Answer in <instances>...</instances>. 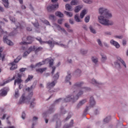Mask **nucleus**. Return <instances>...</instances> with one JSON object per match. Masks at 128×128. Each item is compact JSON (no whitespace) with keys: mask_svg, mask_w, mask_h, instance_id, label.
<instances>
[{"mask_svg":"<svg viewBox=\"0 0 128 128\" xmlns=\"http://www.w3.org/2000/svg\"><path fill=\"white\" fill-rule=\"evenodd\" d=\"M74 20L77 22H82V20H80V18H78V14L75 15Z\"/></svg>","mask_w":128,"mask_h":128,"instance_id":"a18cd8bd","label":"nucleus"},{"mask_svg":"<svg viewBox=\"0 0 128 128\" xmlns=\"http://www.w3.org/2000/svg\"><path fill=\"white\" fill-rule=\"evenodd\" d=\"M110 120V116H108L104 119V122L105 124H108Z\"/></svg>","mask_w":128,"mask_h":128,"instance_id":"79ce46f5","label":"nucleus"},{"mask_svg":"<svg viewBox=\"0 0 128 128\" xmlns=\"http://www.w3.org/2000/svg\"><path fill=\"white\" fill-rule=\"evenodd\" d=\"M46 64V61H42V62H40L38 63H37L36 64V66H38V68H40V66H42V64Z\"/></svg>","mask_w":128,"mask_h":128,"instance_id":"ea45409f","label":"nucleus"},{"mask_svg":"<svg viewBox=\"0 0 128 128\" xmlns=\"http://www.w3.org/2000/svg\"><path fill=\"white\" fill-rule=\"evenodd\" d=\"M10 90L8 88H4L0 90V96H6L8 94V92Z\"/></svg>","mask_w":128,"mask_h":128,"instance_id":"9d476101","label":"nucleus"},{"mask_svg":"<svg viewBox=\"0 0 128 128\" xmlns=\"http://www.w3.org/2000/svg\"><path fill=\"white\" fill-rule=\"evenodd\" d=\"M36 40L39 42L40 44H47L50 46V44H52V40H49L48 41H42L40 37H38L36 38Z\"/></svg>","mask_w":128,"mask_h":128,"instance_id":"9b49d317","label":"nucleus"},{"mask_svg":"<svg viewBox=\"0 0 128 128\" xmlns=\"http://www.w3.org/2000/svg\"><path fill=\"white\" fill-rule=\"evenodd\" d=\"M120 62H121L122 64L124 66V68H126V62L122 58L120 57H118L117 58V60L114 62V68H116L117 70H120L122 68V66H120Z\"/></svg>","mask_w":128,"mask_h":128,"instance_id":"7ed1b4c3","label":"nucleus"},{"mask_svg":"<svg viewBox=\"0 0 128 128\" xmlns=\"http://www.w3.org/2000/svg\"><path fill=\"white\" fill-rule=\"evenodd\" d=\"M76 74H77V76H78L79 74H82V70L80 69H77L75 71Z\"/></svg>","mask_w":128,"mask_h":128,"instance_id":"3c124183","label":"nucleus"},{"mask_svg":"<svg viewBox=\"0 0 128 128\" xmlns=\"http://www.w3.org/2000/svg\"><path fill=\"white\" fill-rule=\"evenodd\" d=\"M97 42L98 43L100 46L102 47V42L100 39H98Z\"/></svg>","mask_w":128,"mask_h":128,"instance_id":"13d9d810","label":"nucleus"},{"mask_svg":"<svg viewBox=\"0 0 128 128\" xmlns=\"http://www.w3.org/2000/svg\"><path fill=\"white\" fill-rule=\"evenodd\" d=\"M64 14H65L67 15L68 16H70V18H72V13L70 12L64 11Z\"/></svg>","mask_w":128,"mask_h":128,"instance_id":"de8ad7c7","label":"nucleus"},{"mask_svg":"<svg viewBox=\"0 0 128 128\" xmlns=\"http://www.w3.org/2000/svg\"><path fill=\"white\" fill-rule=\"evenodd\" d=\"M98 12L100 16H98V22L100 24L105 26H114V22L110 20L108 18H112V15L110 10L104 8H100L98 9Z\"/></svg>","mask_w":128,"mask_h":128,"instance_id":"f257e3e1","label":"nucleus"},{"mask_svg":"<svg viewBox=\"0 0 128 128\" xmlns=\"http://www.w3.org/2000/svg\"><path fill=\"white\" fill-rule=\"evenodd\" d=\"M110 44H112V46H116V48H120V44H118V42H116V41L114 40H112L110 41Z\"/></svg>","mask_w":128,"mask_h":128,"instance_id":"aec40b11","label":"nucleus"},{"mask_svg":"<svg viewBox=\"0 0 128 128\" xmlns=\"http://www.w3.org/2000/svg\"><path fill=\"white\" fill-rule=\"evenodd\" d=\"M4 5L5 8H8V0H2Z\"/></svg>","mask_w":128,"mask_h":128,"instance_id":"e433bc0d","label":"nucleus"},{"mask_svg":"<svg viewBox=\"0 0 128 128\" xmlns=\"http://www.w3.org/2000/svg\"><path fill=\"white\" fill-rule=\"evenodd\" d=\"M8 66H12L10 68V70H16V68H18V65L16 64L14 62L9 63Z\"/></svg>","mask_w":128,"mask_h":128,"instance_id":"412c9836","label":"nucleus"},{"mask_svg":"<svg viewBox=\"0 0 128 128\" xmlns=\"http://www.w3.org/2000/svg\"><path fill=\"white\" fill-rule=\"evenodd\" d=\"M89 29L90 30V32H92V34H96V30L92 28V26H90L89 27Z\"/></svg>","mask_w":128,"mask_h":128,"instance_id":"a19ab883","label":"nucleus"},{"mask_svg":"<svg viewBox=\"0 0 128 128\" xmlns=\"http://www.w3.org/2000/svg\"><path fill=\"white\" fill-rule=\"evenodd\" d=\"M47 10L48 12H52V10H56L58 8V4H54L47 6Z\"/></svg>","mask_w":128,"mask_h":128,"instance_id":"39448f33","label":"nucleus"},{"mask_svg":"<svg viewBox=\"0 0 128 128\" xmlns=\"http://www.w3.org/2000/svg\"><path fill=\"white\" fill-rule=\"evenodd\" d=\"M94 106H96V101L94 98L93 96H91L90 100V108H93Z\"/></svg>","mask_w":128,"mask_h":128,"instance_id":"6ab92c4d","label":"nucleus"},{"mask_svg":"<svg viewBox=\"0 0 128 128\" xmlns=\"http://www.w3.org/2000/svg\"><path fill=\"white\" fill-rule=\"evenodd\" d=\"M20 96V92H18V89H16L15 90V94H14V97L16 98H18Z\"/></svg>","mask_w":128,"mask_h":128,"instance_id":"37998d69","label":"nucleus"},{"mask_svg":"<svg viewBox=\"0 0 128 128\" xmlns=\"http://www.w3.org/2000/svg\"><path fill=\"white\" fill-rule=\"evenodd\" d=\"M54 44H56V46H62L64 48H68V45H64V44H60L58 42H56L55 41H52V40H51V44H50V48H52L54 46Z\"/></svg>","mask_w":128,"mask_h":128,"instance_id":"0eeeda50","label":"nucleus"},{"mask_svg":"<svg viewBox=\"0 0 128 128\" xmlns=\"http://www.w3.org/2000/svg\"><path fill=\"white\" fill-rule=\"evenodd\" d=\"M60 110H61V113L62 114H66V110H64V108L62 106H61Z\"/></svg>","mask_w":128,"mask_h":128,"instance_id":"864d4df0","label":"nucleus"},{"mask_svg":"<svg viewBox=\"0 0 128 128\" xmlns=\"http://www.w3.org/2000/svg\"><path fill=\"white\" fill-rule=\"evenodd\" d=\"M62 100V98H59L58 100H56L54 102V104L52 106H54V104H58V102H60V101Z\"/></svg>","mask_w":128,"mask_h":128,"instance_id":"603ef678","label":"nucleus"},{"mask_svg":"<svg viewBox=\"0 0 128 128\" xmlns=\"http://www.w3.org/2000/svg\"><path fill=\"white\" fill-rule=\"evenodd\" d=\"M16 77L15 76H14L12 79H9L8 80H6V81H4L2 83L0 82V86H6V84H8V82H12V80H16Z\"/></svg>","mask_w":128,"mask_h":128,"instance_id":"2eb2a0df","label":"nucleus"},{"mask_svg":"<svg viewBox=\"0 0 128 128\" xmlns=\"http://www.w3.org/2000/svg\"><path fill=\"white\" fill-rule=\"evenodd\" d=\"M91 60L94 64H98V58L96 56H92Z\"/></svg>","mask_w":128,"mask_h":128,"instance_id":"b1692460","label":"nucleus"},{"mask_svg":"<svg viewBox=\"0 0 128 128\" xmlns=\"http://www.w3.org/2000/svg\"><path fill=\"white\" fill-rule=\"evenodd\" d=\"M55 18H56V16H54V15L50 14L49 16V18H50V20H54Z\"/></svg>","mask_w":128,"mask_h":128,"instance_id":"052dcab7","label":"nucleus"},{"mask_svg":"<svg viewBox=\"0 0 128 128\" xmlns=\"http://www.w3.org/2000/svg\"><path fill=\"white\" fill-rule=\"evenodd\" d=\"M91 82L93 84H95V86H100V84H102L97 82L96 80L94 79H92Z\"/></svg>","mask_w":128,"mask_h":128,"instance_id":"c9c22d12","label":"nucleus"},{"mask_svg":"<svg viewBox=\"0 0 128 128\" xmlns=\"http://www.w3.org/2000/svg\"><path fill=\"white\" fill-rule=\"evenodd\" d=\"M58 72L54 76H53V82H56L58 80V78H60V74H58Z\"/></svg>","mask_w":128,"mask_h":128,"instance_id":"7c9ffc66","label":"nucleus"},{"mask_svg":"<svg viewBox=\"0 0 128 128\" xmlns=\"http://www.w3.org/2000/svg\"><path fill=\"white\" fill-rule=\"evenodd\" d=\"M64 102H76V100H74V96L72 97V96L68 95L64 99Z\"/></svg>","mask_w":128,"mask_h":128,"instance_id":"1a4fd4ad","label":"nucleus"},{"mask_svg":"<svg viewBox=\"0 0 128 128\" xmlns=\"http://www.w3.org/2000/svg\"><path fill=\"white\" fill-rule=\"evenodd\" d=\"M34 40V38L28 36L26 38V41L20 42V44H30Z\"/></svg>","mask_w":128,"mask_h":128,"instance_id":"6e6552de","label":"nucleus"},{"mask_svg":"<svg viewBox=\"0 0 128 128\" xmlns=\"http://www.w3.org/2000/svg\"><path fill=\"white\" fill-rule=\"evenodd\" d=\"M82 7L80 6H78L75 7V10H74V12H78L80 10H82Z\"/></svg>","mask_w":128,"mask_h":128,"instance_id":"473e14b6","label":"nucleus"},{"mask_svg":"<svg viewBox=\"0 0 128 128\" xmlns=\"http://www.w3.org/2000/svg\"><path fill=\"white\" fill-rule=\"evenodd\" d=\"M82 84H84V82H77L74 84L72 88V90H74L73 96H74V94H76V90H78V88H80V86H82Z\"/></svg>","mask_w":128,"mask_h":128,"instance_id":"20e7f679","label":"nucleus"},{"mask_svg":"<svg viewBox=\"0 0 128 128\" xmlns=\"http://www.w3.org/2000/svg\"><path fill=\"white\" fill-rule=\"evenodd\" d=\"M46 68H36V71L37 72H40L41 74H42L44 72H46Z\"/></svg>","mask_w":128,"mask_h":128,"instance_id":"393cba45","label":"nucleus"},{"mask_svg":"<svg viewBox=\"0 0 128 128\" xmlns=\"http://www.w3.org/2000/svg\"><path fill=\"white\" fill-rule=\"evenodd\" d=\"M22 73L17 74V76H16V79L14 80V84L16 86L17 84H20L22 82L23 80H22Z\"/></svg>","mask_w":128,"mask_h":128,"instance_id":"423d86ee","label":"nucleus"},{"mask_svg":"<svg viewBox=\"0 0 128 128\" xmlns=\"http://www.w3.org/2000/svg\"><path fill=\"white\" fill-rule=\"evenodd\" d=\"M28 52L30 54V52H35L36 50V46H30L28 50Z\"/></svg>","mask_w":128,"mask_h":128,"instance_id":"72a5a7b5","label":"nucleus"},{"mask_svg":"<svg viewBox=\"0 0 128 128\" xmlns=\"http://www.w3.org/2000/svg\"><path fill=\"white\" fill-rule=\"evenodd\" d=\"M34 78V76L28 75V78L25 80V83L26 84L32 80Z\"/></svg>","mask_w":128,"mask_h":128,"instance_id":"bb28decb","label":"nucleus"},{"mask_svg":"<svg viewBox=\"0 0 128 128\" xmlns=\"http://www.w3.org/2000/svg\"><path fill=\"white\" fill-rule=\"evenodd\" d=\"M9 18L12 22H16V18L12 16H9Z\"/></svg>","mask_w":128,"mask_h":128,"instance_id":"6e6d98bb","label":"nucleus"},{"mask_svg":"<svg viewBox=\"0 0 128 128\" xmlns=\"http://www.w3.org/2000/svg\"><path fill=\"white\" fill-rule=\"evenodd\" d=\"M54 26L57 28L58 30H62L63 32L65 34H66V36H68V32H66V30H64V28H62L60 26L56 23L54 24Z\"/></svg>","mask_w":128,"mask_h":128,"instance_id":"dca6fc26","label":"nucleus"},{"mask_svg":"<svg viewBox=\"0 0 128 128\" xmlns=\"http://www.w3.org/2000/svg\"><path fill=\"white\" fill-rule=\"evenodd\" d=\"M66 10H68V12H72V6H70V4H66Z\"/></svg>","mask_w":128,"mask_h":128,"instance_id":"58836bf2","label":"nucleus"},{"mask_svg":"<svg viewBox=\"0 0 128 128\" xmlns=\"http://www.w3.org/2000/svg\"><path fill=\"white\" fill-rule=\"evenodd\" d=\"M58 120H60L58 118V114L54 115L52 119V122H56V124H58Z\"/></svg>","mask_w":128,"mask_h":128,"instance_id":"f704fd0d","label":"nucleus"},{"mask_svg":"<svg viewBox=\"0 0 128 128\" xmlns=\"http://www.w3.org/2000/svg\"><path fill=\"white\" fill-rule=\"evenodd\" d=\"M84 2L85 4H92V2L91 0H82Z\"/></svg>","mask_w":128,"mask_h":128,"instance_id":"bf43d9fd","label":"nucleus"},{"mask_svg":"<svg viewBox=\"0 0 128 128\" xmlns=\"http://www.w3.org/2000/svg\"><path fill=\"white\" fill-rule=\"evenodd\" d=\"M54 112V106L50 107L48 110L43 114L44 118V116H46L47 114H52Z\"/></svg>","mask_w":128,"mask_h":128,"instance_id":"4468645a","label":"nucleus"},{"mask_svg":"<svg viewBox=\"0 0 128 128\" xmlns=\"http://www.w3.org/2000/svg\"><path fill=\"white\" fill-rule=\"evenodd\" d=\"M42 22H44V24H46L47 26H50V22H48V20H44V21H42Z\"/></svg>","mask_w":128,"mask_h":128,"instance_id":"0e129e2a","label":"nucleus"},{"mask_svg":"<svg viewBox=\"0 0 128 128\" xmlns=\"http://www.w3.org/2000/svg\"><path fill=\"white\" fill-rule=\"evenodd\" d=\"M3 42L4 44H6L8 46H12V44H14V43H12L10 40H8V37L6 36H4Z\"/></svg>","mask_w":128,"mask_h":128,"instance_id":"f8f14e48","label":"nucleus"},{"mask_svg":"<svg viewBox=\"0 0 128 128\" xmlns=\"http://www.w3.org/2000/svg\"><path fill=\"white\" fill-rule=\"evenodd\" d=\"M30 54V53L28 52V50L24 52V53L23 54V58H26V56H28Z\"/></svg>","mask_w":128,"mask_h":128,"instance_id":"5fc2aeb1","label":"nucleus"},{"mask_svg":"<svg viewBox=\"0 0 128 128\" xmlns=\"http://www.w3.org/2000/svg\"><path fill=\"white\" fill-rule=\"evenodd\" d=\"M82 105L80 104V102H79V103L77 104V106H76V108L77 109V110H79V108H82Z\"/></svg>","mask_w":128,"mask_h":128,"instance_id":"e2e57ef3","label":"nucleus"},{"mask_svg":"<svg viewBox=\"0 0 128 128\" xmlns=\"http://www.w3.org/2000/svg\"><path fill=\"white\" fill-rule=\"evenodd\" d=\"M34 88V86L32 85L30 88L28 87L26 88V90H28V92H30V94L26 98L24 96L23 94L18 102V104H22V102H24L26 100H30V98L32 96H34V92H32V90Z\"/></svg>","mask_w":128,"mask_h":128,"instance_id":"f03ea898","label":"nucleus"},{"mask_svg":"<svg viewBox=\"0 0 128 128\" xmlns=\"http://www.w3.org/2000/svg\"><path fill=\"white\" fill-rule=\"evenodd\" d=\"M78 2V0H72L70 2V4L71 6H76Z\"/></svg>","mask_w":128,"mask_h":128,"instance_id":"c03bdc74","label":"nucleus"},{"mask_svg":"<svg viewBox=\"0 0 128 128\" xmlns=\"http://www.w3.org/2000/svg\"><path fill=\"white\" fill-rule=\"evenodd\" d=\"M56 84V81H52L51 82H48L46 84V88H48V90H52L54 86Z\"/></svg>","mask_w":128,"mask_h":128,"instance_id":"ddd939ff","label":"nucleus"},{"mask_svg":"<svg viewBox=\"0 0 128 128\" xmlns=\"http://www.w3.org/2000/svg\"><path fill=\"white\" fill-rule=\"evenodd\" d=\"M55 14L56 16H58V18H64V14L60 12H56Z\"/></svg>","mask_w":128,"mask_h":128,"instance_id":"2f4dec72","label":"nucleus"},{"mask_svg":"<svg viewBox=\"0 0 128 128\" xmlns=\"http://www.w3.org/2000/svg\"><path fill=\"white\" fill-rule=\"evenodd\" d=\"M74 126V120H71L70 124H65L63 128H70Z\"/></svg>","mask_w":128,"mask_h":128,"instance_id":"4be33fe9","label":"nucleus"},{"mask_svg":"<svg viewBox=\"0 0 128 128\" xmlns=\"http://www.w3.org/2000/svg\"><path fill=\"white\" fill-rule=\"evenodd\" d=\"M32 24L36 28H40V24H38V20H36L35 22H32Z\"/></svg>","mask_w":128,"mask_h":128,"instance_id":"cd10ccee","label":"nucleus"},{"mask_svg":"<svg viewBox=\"0 0 128 128\" xmlns=\"http://www.w3.org/2000/svg\"><path fill=\"white\" fill-rule=\"evenodd\" d=\"M2 48H0V60L2 58V62L4 60V58H6V55L3 54L2 57Z\"/></svg>","mask_w":128,"mask_h":128,"instance_id":"c756f323","label":"nucleus"},{"mask_svg":"<svg viewBox=\"0 0 128 128\" xmlns=\"http://www.w3.org/2000/svg\"><path fill=\"white\" fill-rule=\"evenodd\" d=\"M90 16H86L84 18V22H90Z\"/></svg>","mask_w":128,"mask_h":128,"instance_id":"680f3d73","label":"nucleus"},{"mask_svg":"<svg viewBox=\"0 0 128 128\" xmlns=\"http://www.w3.org/2000/svg\"><path fill=\"white\" fill-rule=\"evenodd\" d=\"M36 102V98H33L30 102V108H34V106H36V102Z\"/></svg>","mask_w":128,"mask_h":128,"instance_id":"5701e85b","label":"nucleus"},{"mask_svg":"<svg viewBox=\"0 0 128 128\" xmlns=\"http://www.w3.org/2000/svg\"><path fill=\"white\" fill-rule=\"evenodd\" d=\"M46 60H48V62H49V66L50 68H52V64H54V60H49V59H46L44 62H46Z\"/></svg>","mask_w":128,"mask_h":128,"instance_id":"c85d7f7f","label":"nucleus"},{"mask_svg":"<svg viewBox=\"0 0 128 128\" xmlns=\"http://www.w3.org/2000/svg\"><path fill=\"white\" fill-rule=\"evenodd\" d=\"M101 56H102L101 60L102 62H106V56L102 54H101Z\"/></svg>","mask_w":128,"mask_h":128,"instance_id":"09e8293b","label":"nucleus"},{"mask_svg":"<svg viewBox=\"0 0 128 128\" xmlns=\"http://www.w3.org/2000/svg\"><path fill=\"white\" fill-rule=\"evenodd\" d=\"M80 52L82 54H86L88 52L84 50H80Z\"/></svg>","mask_w":128,"mask_h":128,"instance_id":"774afa93","label":"nucleus"},{"mask_svg":"<svg viewBox=\"0 0 128 128\" xmlns=\"http://www.w3.org/2000/svg\"><path fill=\"white\" fill-rule=\"evenodd\" d=\"M22 60V56H18L15 60H14V64H18L20 60Z\"/></svg>","mask_w":128,"mask_h":128,"instance_id":"4c0bfd02","label":"nucleus"},{"mask_svg":"<svg viewBox=\"0 0 128 128\" xmlns=\"http://www.w3.org/2000/svg\"><path fill=\"white\" fill-rule=\"evenodd\" d=\"M72 73H70V72H68V76H66V82H69V84L70 86H71L72 84V82H70V78H72Z\"/></svg>","mask_w":128,"mask_h":128,"instance_id":"a211bd4d","label":"nucleus"},{"mask_svg":"<svg viewBox=\"0 0 128 128\" xmlns=\"http://www.w3.org/2000/svg\"><path fill=\"white\" fill-rule=\"evenodd\" d=\"M87 100L86 99H84L80 101V103L82 105L84 106V104H86V102Z\"/></svg>","mask_w":128,"mask_h":128,"instance_id":"8fccbe9b","label":"nucleus"},{"mask_svg":"<svg viewBox=\"0 0 128 128\" xmlns=\"http://www.w3.org/2000/svg\"><path fill=\"white\" fill-rule=\"evenodd\" d=\"M42 47L35 48V54H38V52H41V50H42Z\"/></svg>","mask_w":128,"mask_h":128,"instance_id":"49530a36","label":"nucleus"},{"mask_svg":"<svg viewBox=\"0 0 128 128\" xmlns=\"http://www.w3.org/2000/svg\"><path fill=\"white\" fill-rule=\"evenodd\" d=\"M86 10H82L80 14V18H84V16H86Z\"/></svg>","mask_w":128,"mask_h":128,"instance_id":"a878e982","label":"nucleus"},{"mask_svg":"<svg viewBox=\"0 0 128 128\" xmlns=\"http://www.w3.org/2000/svg\"><path fill=\"white\" fill-rule=\"evenodd\" d=\"M22 120H24V118H26V113L24 112H22Z\"/></svg>","mask_w":128,"mask_h":128,"instance_id":"338daca9","label":"nucleus"},{"mask_svg":"<svg viewBox=\"0 0 128 128\" xmlns=\"http://www.w3.org/2000/svg\"><path fill=\"white\" fill-rule=\"evenodd\" d=\"M64 26L67 28H70V24H68V23H66L64 24Z\"/></svg>","mask_w":128,"mask_h":128,"instance_id":"69168bd1","label":"nucleus"},{"mask_svg":"<svg viewBox=\"0 0 128 128\" xmlns=\"http://www.w3.org/2000/svg\"><path fill=\"white\" fill-rule=\"evenodd\" d=\"M26 68H21L20 69V72H19V74H22V72H26Z\"/></svg>","mask_w":128,"mask_h":128,"instance_id":"4d7b16f0","label":"nucleus"},{"mask_svg":"<svg viewBox=\"0 0 128 128\" xmlns=\"http://www.w3.org/2000/svg\"><path fill=\"white\" fill-rule=\"evenodd\" d=\"M82 94H84V91L80 90L78 92V94L75 96H74V100H76H76H78L80 98V97L82 96Z\"/></svg>","mask_w":128,"mask_h":128,"instance_id":"f3484780","label":"nucleus"}]
</instances>
